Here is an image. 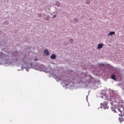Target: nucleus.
Segmentation results:
<instances>
[{
	"mask_svg": "<svg viewBox=\"0 0 124 124\" xmlns=\"http://www.w3.org/2000/svg\"><path fill=\"white\" fill-rule=\"evenodd\" d=\"M44 53L45 54V55H46V56H48V55H49V50H48V49H45L44 51Z\"/></svg>",
	"mask_w": 124,
	"mask_h": 124,
	"instance_id": "2",
	"label": "nucleus"
},
{
	"mask_svg": "<svg viewBox=\"0 0 124 124\" xmlns=\"http://www.w3.org/2000/svg\"><path fill=\"white\" fill-rule=\"evenodd\" d=\"M34 61L35 62H37V61H38V59L36 58L34 59Z\"/></svg>",
	"mask_w": 124,
	"mask_h": 124,
	"instance_id": "9",
	"label": "nucleus"
},
{
	"mask_svg": "<svg viewBox=\"0 0 124 124\" xmlns=\"http://www.w3.org/2000/svg\"><path fill=\"white\" fill-rule=\"evenodd\" d=\"M118 110L119 112H120V113H119V115L120 116H122V113H123V111H122V110H121V108H118Z\"/></svg>",
	"mask_w": 124,
	"mask_h": 124,
	"instance_id": "7",
	"label": "nucleus"
},
{
	"mask_svg": "<svg viewBox=\"0 0 124 124\" xmlns=\"http://www.w3.org/2000/svg\"><path fill=\"white\" fill-rule=\"evenodd\" d=\"M122 119V118H119V120L120 121V122H121V120Z\"/></svg>",
	"mask_w": 124,
	"mask_h": 124,
	"instance_id": "11",
	"label": "nucleus"
},
{
	"mask_svg": "<svg viewBox=\"0 0 124 124\" xmlns=\"http://www.w3.org/2000/svg\"><path fill=\"white\" fill-rule=\"evenodd\" d=\"M115 31H111L108 33V35H113L115 34Z\"/></svg>",
	"mask_w": 124,
	"mask_h": 124,
	"instance_id": "6",
	"label": "nucleus"
},
{
	"mask_svg": "<svg viewBox=\"0 0 124 124\" xmlns=\"http://www.w3.org/2000/svg\"><path fill=\"white\" fill-rule=\"evenodd\" d=\"M103 47V44H100L98 45L97 49H101Z\"/></svg>",
	"mask_w": 124,
	"mask_h": 124,
	"instance_id": "4",
	"label": "nucleus"
},
{
	"mask_svg": "<svg viewBox=\"0 0 124 124\" xmlns=\"http://www.w3.org/2000/svg\"><path fill=\"white\" fill-rule=\"evenodd\" d=\"M55 17H56V16H53V18H55Z\"/></svg>",
	"mask_w": 124,
	"mask_h": 124,
	"instance_id": "13",
	"label": "nucleus"
},
{
	"mask_svg": "<svg viewBox=\"0 0 124 124\" xmlns=\"http://www.w3.org/2000/svg\"><path fill=\"white\" fill-rule=\"evenodd\" d=\"M70 42H71V43H72V42H73V39H70Z\"/></svg>",
	"mask_w": 124,
	"mask_h": 124,
	"instance_id": "8",
	"label": "nucleus"
},
{
	"mask_svg": "<svg viewBox=\"0 0 124 124\" xmlns=\"http://www.w3.org/2000/svg\"><path fill=\"white\" fill-rule=\"evenodd\" d=\"M111 79H112V80H116V76H115V75L113 74L112 75H111Z\"/></svg>",
	"mask_w": 124,
	"mask_h": 124,
	"instance_id": "5",
	"label": "nucleus"
},
{
	"mask_svg": "<svg viewBox=\"0 0 124 124\" xmlns=\"http://www.w3.org/2000/svg\"><path fill=\"white\" fill-rule=\"evenodd\" d=\"M57 79H58V80H61V78H59V77L57 78Z\"/></svg>",
	"mask_w": 124,
	"mask_h": 124,
	"instance_id": "12",
	"label": "nucleus"
},
{
	"mask_svg": "<svg viewBox=\"0 0 124 124\" xmlns=\"http://www.w3.org/2000/svg\"><path fill=\"white\" fill-rule=\"evenodd\" d=\"M101 106L103 108H106V106H107V103H101Z\"/></svg>",
	"mask_w": 124,
	"mask_h": 124,
	"instance_id": "3",
	"label": "nucleus"
},
{
	"mask_svg": "<svg viewBox=\"0 0 124 124\" xmlns=\"http://www.w3.org/2000/svg\"><path fill=\"white\" fill-rule=\"evenodd\" d=\"M56 58H57V56H56V54H52L50 56V59H51V60H55V59H56Z\"/></svg>",
	"mask_w": 124,
	"mask_h": 124,
	"instance_id": "1",
	"label": "nucleus"
},
{
	"mask_svg": "<svg viewBox=\"0 0 124 124\" xmlns=\"http://www.w3.org/2000/svg\"><path fill=\"white\" fill-rule=\"evenodd\" d=\"M112 110L114 112V113H116L117 112V111H116V109H113Z\"/></svg>",
	"mask_w": 124,
	"mask_h": 124,
	"instance_id": "10",
	"label": "nucleus"
}]
</instances>
